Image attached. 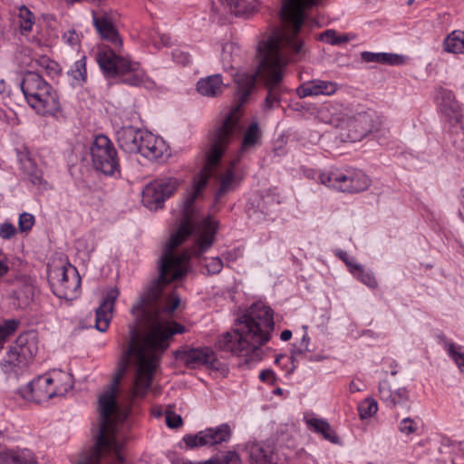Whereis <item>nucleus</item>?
<instances>
[{"label": "nucleus", "mask_w": 464, "mask_h": 464, "mask_svg": "<svg viewBox=\"0 0 464 464\" xmlns=\"http://www.w3.org/2000/svg\"><path fill=\"white\" fill-rule=\"evenodd\" d=\"M222 5L225 6L227 10L230 8V4H233L234 0H218Z\"/></svg>", "instance_id": "nucleus-60"}, {"label": "nucleus", "mask_w": 464, "mask_h": 464, "mask_svg": "<svg viewBox=\"0 0 464 464\" xmlns=\"http://www.w3.org/2000/svg\"><path fill=\"white\" fill-rule=\"evenodd\" d=\"M34 224V217L27 212L22 213L19 217L18 227L20 231L24 232L30 230Z\"/></svg>", "instance_id": "nucleus-42"}, {"label": "nucleus", "mask_w": 464, "mask_h": 464, "mask_svg": "<svg viewBox=\"0 0 464 464\" xmlns=\"http://www.w3.org/2000/svg\"><path fill=\"white\" fill-rule=\"evenodd\" d=\"M217 227L218 224L198 225L196 244L179 256H176L174 250L184 242L188 229L183 227L178 234H173L161 256L159 277L148 286L131 308L135 322L130 325L129 347L118 362L112 382L98 397L100 422L96 444L102 450L113 452V464L124 461L121 453L122 445L116 439L117 424L127 417V413L121 411L116 401L121 380L131 359L135 373L128 399L133 401L146 396L160 355L169 346V339L174 334L185 332L184 326L169 320L171 314L179 307L180 298L173 295L160 307L159 299L162 289L167 284L180 279L188 273L192 256H200L213 245Z\"/></svg>", "instance_id": "nucleus-1"}, {"label": "nucleus", "mask_w": 464, "mask_h": 464, "mask_svg": "<svg viewBox=\"0 0 464 464\" xmlns=\"http://www.w3.org/2000/svg\"><path fill=\"white\" fill-rule=\"evenodd\" d=\"M399 430L402 434L410 435L417 430V424L413 420L405 418L401 420Z\"/></svg>", "instance_id": "nucleus-43"}, {"label": "nucleus", "mask_w": 464, "mask_h": 464, "mask_svg": "<svg viewBox=\"0 0 464 464\" xmlns=\"http://www.w3.org/2000/svg\"><path fill=\"white\" fill-rule=\"evenodd\" d=\"M117 57L118 55L111 50H105L98 53L97 62L102 71L114 75Z\"/></svg>", "instance_id": "nucleus-31"}, {"label": "nucleus", "mask_w": 464, "mask_h": 464, "mask_svg": "<svg viewBox=\"0 0 464 464\" xmlns=\"http://www.w3.org/2000/svg\"><path fill=\"white\" fill-rule=\"evenodd\" d=\"M441 110L449 117L450 121L459 123L462 121L460 105L455 101L450 93H445L443 96Z\"/></svg>", "instance_id": "nucleus-22"}, {"label": "nucleus", "mask_w": 464, "mask_h": 464, "mask_svg": "<svg viewBox=\"0 0 464 464\" xmlns=\"http://www.w3.org/2000/svg\"><path fill=\"white\" fill-rule=\"evenodd\" d=\"M338 44L346 43L348 41L347 35L337 36Z\"/></svg>", "instance_id": "nucleus-62"}, {"label": "nucleus", "mask_w": 464, "mask_h": 464, "mask_svg": "<svg viewBox=\"0 0 464 464\" xmlns=\"http://www.w3.org/2000/svg\"><path fill=\"white\" fill-rule=\"evenodd\" d=\"M229 12L236 14H248L255 12V5L249 0H234L233 4H230Z\"/></svg>", "instance_id": "nucleus-34"}, {"label": "nucleus", "mask_w": 464, "mask_h": 464, "mask_svg": "<svg viewBox=\"0 0 464 464\" xmlns=\"http://www.w3.org/2000/svg\"><path fill=\"white\" fill-rule=\"evenodd\" d=\"M137 67V63H131L127 59L118 56L115 66V74H124L128 72L135 71Z\"/></svg>", "instance_id": "nucleus-40"}, {"label": "nucleus", "mask_w": 464, "mask_h": 464, "mask_svg": "<svg viewBox=\"0 0 464 464\" xmlns=\"http://www.w3.org/2000/svg\"><path fill=\"white\" fill-rule=\"evenodd\" d=\"M370 179L362 172L350 175L349 186H340L342 192L357 193L365 190L370 186Z\"/></svg>", "instance_id": "nucleus-25"}, {"label": "nucleus", "mask_w": 464, "mask_h": 464, "mask_svg": "<svg viewBox=\"0 0 464 464\" xmlns=\"http://www.w3.org/2000/svg\"><path fill=\"white\" fill-rule=\"evenodd\" d=\"M275 393L281 395L283 393V390L281 388H277L276 390H275Z\"/></svg>", "instance_id": "nucleus-64"}, {"label": "nucleus", "mask_w": 464, "mask_h": 464, "mask_svg": "<svg viewBox=\"0 0 464 464\" xmlns=\"http://www.w3.org/2000/svg\"><path fill=\"white\" fill-rule=\"evenodd\" d=\"M283 22V28L257 45L256 59L258 62L256 73H237L235 81L237 84L239 103L235 105L212 133L210 146L206 152V162L198 175L195 177L191 189L187 193L183 201L184 220L174 234L186 227L188 234L184 241L192 234L194 225L191 217V207L200 192L206 188L212 175L213 168L218 163L221 156L230 143L237 125L240 107L246 102L248 95L255 87L256 77L268 90L266 106L271 108L278 102V89L284 80L286 66L300 60L305 53L304 44L297 38L300 32Z\"/></svg>", "instance_id": "nucleus-2"}, {"label": "nucleus", "mask_w": 464, "mask_h": 464, "mask_svg": "<svg viewBox=\"0 0 464 464\" xmlns=\"http://www.w3.org/2000/svg\"><path fill=\"white\" fill-rule=\"evenodd\" d=\"M64 377L68 380L64 386H53V382H58V379L47 375L40 376L28 383L23 392V396L40 403L54 396L63 395L72 386V376L64 375Z\"/></svg>", "instance_id": "nucleus-7"}, {"label": "nucleus", "mask_w": 464, "mask_h": 464, "mask_svg": "<svg viewBox=\"0 0 464 464\" xmlns=\"http://www.w3.org/2000/svg\"><path fill=\"white\" fill-rule=\"evenodd\" d=\"M173 55L175 60L183 65H186L190 62L188 53H184L180 50H177Z\"/></svg>", "instance_id": "nucleus-50"}, {"label": "nucleus", "mask_w": 464, "mask_h": 464, "mask_svg": "<svg viewBox=\"0 0 464 464\" xmlns=\"http://www.w3.org/2000/svg\"><path fill=\"white\" fill-rule=\"evenodd\" d=\"M225 86L221 74H213L200 79L197 90L203 96L217 97L223 92Z\"/></svg>", "instance_id": "nucleus-19"}, {"label": "nucleus", "mask_w": 464, "mask_h": 464, "mask_svg": "<svg viewBox=\"0 0 464 464\" xmlns=\"http://www.w3.org/2000/svg\"><path fill=\"white\" fill-rule=\"evenodd\" d=\"M1 459H10L15 464H36L35 456L28 449L0 452Z\"/></svg>", "instance_id": "nucleus-23"}, {"label": "nucleus", "mask_w": 464, "mask_h": 464, "mask_svg": "<svg viewBox=\"0 0 464 464\" xmlns=\"http://www.w3.org/2000/svg\"><path fill=\"white\" fill-rule=\"evenodd\" d=\"M16 234L14 226L11 223H3L0 225V237L4 239H9Z\"/></svg>", "instance_id": "nucleus-45"}, {"label": "nucleus", "mask_w": 464, "mask_h": 464, "mask_svg": "<svg viewBox=\"0 0 464 464\" xmlns=\"http://www.w3.org/2000/svg\"><path fill=\"white\" fill-rule=\"evenodd\" d=\"M21 89L29 105L42 115H53L60 109L56 92L37 73L27 72Z\"/></svg>", "instance_id": "nucleus-4"}, {"label": "nucleus", "mask_w": 464, "mask_h": 464, "mask_svg": "<svg viewBox=\"0 0 464 464\" xmlns=\"http://www.w3.org/2000/svg\"><path fill=\"white\" fill-rule=\"evenodd\" d=\"M72 76L74 80L84 82L87 78L86 72V57H82L80 60L76 61L74 63V67L72 70Z\"/></svg>", "instance_id": "nucleus-39"}, {"label": "nucleus", "mask_w": 464, "mask_h": 464, "mask_svg": "<svg viewBox=\"0 0 464 464\" xmlns=\"http://www.w3.org/2000/svg\"><path fill=\"white\" fill-rule=\"evenodd\" d=\"M380 398L392 406L401 403L408 397L405 388H398L392 391L387 381H382L379 385Z\"/></svg>", "instance_id": "nucleus-21"}, {"label": "nucleus", "mask_w": 464, "mask_h": 464, "mask_svg": "<svg viewBox=\"0 0 464 464\" xmlns=\"http://www.w3.org/2000/svg\"><path fill=\"white\" fill-rule=\"evenodd\" d=\"M141 130L131 126L121 128L117 131V142L119 147L127 153H137Z\"/></svg>", "instance_id": "nucleus-17"}, {"label": "nucleus", "mask_w": 464, "mask_h": 464, "mask_svg": "<svg viewBox=\"0 0 464 464\" xmlns=\"http://www.w3.org/2000/svg\"><path fill=\"white\" fill-rule=\"evenodd\" d=\"M233 50H234V45L232 44H226L223 46V59L227 63H229V62L231 60L230 58H231V53H232Z\"/></svg>", "instance_id": "nucleus-52"}, {"label": "nucleus", "mask_w": 464, "mask_h": 464, "mask_svg": "<svg viewBox=\"0 0 464 464\" xmlns=\"http://www.w3.org/2000/svg\"><path fill=\"white\" fill-rule=\"evenodd\" d=\"M20 28L23 32H30L34 24L33 13L25 6L22 5L19 9Z\"/></svg>", "instance_id": "nucleus-36"}, {"label": "nucleus", "mask_w": 464, "mask_h": 464, "mask_svg": "<svg viewBox=\"0 0 464 464\" xmlns=\"http://www.w3.org/2000/svg\"><path fill=\"white\" fill-rule=\"evenodd\" d=\"M19 345L14 342L8 348L5 357L4 358L1 365L5 372H13L18 369L26 367L30 362L24 353H22Z\"/></svg>", "instance_id": "nucleus-18"}, {"label": "nucleus", "mask_w": 464, "mask_h": 464, "mask_svg": "<svg viewBox=\"0 0 464 464\" xmlns=\"http://www.w3.org/2000/svg\"><path fill=\"white\" fill-rule=\"evenodd\" d=\"M262 137V131L257 122L251 123L246 130L242 140L241 151L248 150L257 145Z\"/></svg>", "instance_id": "nucleus-24"}, {"label": "nucleus", "mask_w": 464, "mask_h": 464, "mask_svg": "<svg viewBox=\"0 0 464 464\" xmlns=\"http://www.w3.org/2000/svg\"><path fill=\"white\" fill-rule=\"evenodd\" d=\"M231 437V428L224 423L216 428L206 429L195 435H187L183 440L188 448L216 445L227 441Z\"/></svg>", "instance_id": "nucleus-9"}, {"label": "nucleus", "mask_w": 464, "mask_h": 464, "mask_svg": "<svg viewBox=\"0 0 464 464\" xmlns=\"http://www.w3.org/2000/svg\"><path fill=\"white\" fill-rule=\"evenodd\" d=\"M206 268L210 275L218 274L223 268V261L219 257H212L206 264Z\"/></svg>", "instance_id": "nucleus-44"}, {"label": "nucleus", "mask_w": 464, "mask_h": 464, "mask_svg": "<svg viewBox=\"0 0 464 464\" xmlns=\"http://www.w3.org/2000/svg\"><path fill=\"white\" fill-rule=\"evenodd\" d=\"M20 322L16 319L5 320L0 323V352L10 336L17 330Z\"/></svg>", "instance_id": "nucleus-32"}, {"label": "nucleus", "mask_w": 464, "mask_h": 464, "mask_svg": "<svg viewBox=\"0 0 464 464\" xmlns=\"http://www.w3.org/2000/svg\"><path fill=\"white\" fill-rule=\"evenodd\" d=\"M322 184L341 191L340 186H349L350 175L341 172L323 173L320 175Z\"/></svg>", "instance_id": "nucleus-26"}, {"label": "nucleus", "mask_w": 464, "mask_h": 464, "mask_svg": "<svg viewBox=\"0 0 464 464\" xmlns=\"http://www.w3.org/2000/svg\"><path fill=\"white\" fill-rule=\"evenodd\" d=\"M274 325L271 308L260 303L254 304L237 319V329L223 334L218 345L223 351L245 356L246 363L259 361L260 346L270 339Z\"/></svg>", "instance_id": "nucleus-3"}, {"label": "nucleus", "mask_w": 464, "mask_h": 464, "mask_svg": "<svg viewBox=\"0 0 464 464\" xmlns=\"http://www.w3.org/2000/svg\"><path fill=\"white\" fill-rule=\"evenodd\" d=\"M15 295L18 299H22L23 295H24V297H25L24 303H26L28 300H30L33 297V295H34L33 285H25L24 289L17 290L15 292Z\"/></svg>", "instance_id": "nucleus-48"}, {"label": "nucleus", "mask_w": 464, "mask_h": 464, "mask_svg": "<svg viewBox=\"0 0 464 464\" xmlns=\"http://www.w3.org/2000/svg\"><path fill=\"white\" fill-rule=\"evenodd\" d=\"M43 179L40 175L34 174L31 178V182L34 185H40L42 183Z\"/></svg>", "instance_id": "nucleus-57"}, {"label": "nucleus", "mask_w": 464, "mask_h": 464, "mask_svg": "<svg viewBox=\"0 0 464 464\" xmlns=\"http://www.w3.org/2000/svg\"><path fill=\"white\" fill-rule=\"evenodd\" d=\"M250 458L256 464H273L274 457L272 450L261 444H253L249 450Z\"/></svg>", "instance_id": "nucleus-27"}, {"label": "nucleus", "mask_w": 464, "mask_h": 464, "mask_svg": "<svg viewBox=\"0 0 464 464\" xmlns=\"http://www.w3.org/2000/svg\"><path fill=\"white\" fill-rule=\"evenodd\" d=\"M67 41L71 44H76V42H77V35L75 34V33L73 31L72 32H69V36L67 38Z\"/></svg>", "instance_id": "nucleus-58"}, {"label": "nucleus", "mask_w": 464, "mask_h": 464, "mask_svg": "<svg viewBox=\"0 0 464 464\" xmlns=\"http://www.w3.org/2000/svg\"><path fill=\"white\" fill-rule=\"evenodd\" d=\"M165 151L166 145L161 139L157 138L151 132L142 131L137 153L153 160L161 158Z\"/></svg>", "instance_id": "nucleus-15"}, {"label": "nucleus", "mask_w": 464, "mask_h": 464, "mask_svg": "<svg viewBox=\"0 0 464 464\" xmlns=\"http://www.w3.org/2000/svg\"><path fill=\"white\" fill-rule=\"evenodd\" d=\"M21 348L23 355L31 362L38 352V336L35 332L20 334L14 341Z\"/></svg>", "instance_id": "nucleus-20"}, {"label": "nucleus", "mask_w": 464, "mask_h": 464, "mask_svg": "<svg viewBox=\"0 0 464 464\" xmlns=\"http://www.w3.org/2000/svg\"><path fill=\"white\" fill-rule=\"evenodd\" d=\"M350 391H351L352 392H356L361 391V387H360V385H359L357 382H353H353L350 383Z\"/></svg>", "instance_id": "nucleus-59"}, {"label": "nucleus", "mask_w": 464, "mask_h": 464, "mask_svg": "<svg viewBox=\"0 0 464 464\" xmlns=\"http://www.w3.org/2000/svg\"><path fill=\"white\" fill-rule=\"evenodd\" d=\"M339 256L345 262L347 266H350V270L353 274H355L356 270L354 269V266H358L357 264H353L351 260L348 258V255L346 252H341L339 254Z\"/></svg>", "instance_id": "nucleus-54"}, {"label": "nucleus", "mask_w": 464, "mask_h": 464, "mask_svg": "<svg viewBox=\"0 0 464 464\" xmlns=\"http://www.w3.org/2000/svg\"><path fill=\"white\" fill-rule=\"evenodd\" d=\"M239 461V456L236 451H227L222 458H218L219 464H238Z\"/></svg>", "instance_id": "nucleus-46"}, {"label": "nucleus", "mask_w": 464, "mask_h": 464, "mask_svg": "<svg viewBox=\"0 0 464 464\" xmlns=\"http://www.w3.org/2000/svg\"><path fill=\"white\" fill-rule=\"evenodd\" d=\"M308 424L312 426L315 431L322 434V436L334 444H339V437L336 432L332 429L330 424L324 420L318 419H311Z\"/></svg>", "instance_id": "nucleus-28"}, {"label": "nucleus", "mask_w": 464, "mask_h": 464, "mask_svg": "<svg viewBox=\"0 0 464 464\" xmlns=\"http://www.w3.org/2000/svg\"><path fill=\"white\" fill-rule=\"evenodd\" d=\"M370 127V119L365 113L347 118L343 121L342 127L347 130V133H341V139L343 141H358L367 134Z\"/></svg>", "instance_id": "nucleus-11"}, {"label": "nucleus", "mask_w": 464, "mask_h": 464, "mask_svg": "<svg viewBox=\"0 0 464 464\" xmlns=\"http://www.w3.org/2000/svg\"><path fill=\"white\" fill-rule=\"evenodd\" d=\"M445 50L453 53H464V32H452L444 42Z\"/></svg>", "instance_id": "nucleus-30"}, {"label": "nucleus", "mask_w": 464, "mask_h": 464, "mask_svg": "<svg viewBox=\"0 0 464 464\" xmlns=\"http://www.w3.org/2000/svg\"><path fill=\"white\" fill-rule=\"evenodd\" d=\"M259 379L263 382L273 383L276 380L275 373L271 370H264L259 374Z\"/></svg>", "instance_id": "nucleus-51"}, {"label": "nucleus", "mask_w": 464, "mask_h": 464, "mask_svg": "<svg viewBox=\"0 0 464 464\" xmlns=\"http://www.w3.org/2000/svg\"><path fill=\"white\" fill-rule=\"evenodd\" d=\"M9 270V266L7 261L5 259H0V277L4 276L7 274Z\"/></svg>", "instance_id": "nucleus-55"}, {"label": "nucleus", "mask_w": 464, "mask_h": 464, "mask_svg": "<svg viewBox=\"0 0 464 464\" xmlns=\"http://www.w3.org/2000/svg\"><path fill=\"white\" fill-rule=\"evenodd\" d=\"M91 153L92 164L96 170L107 176H113L120 172L117 151L107 137L103 135L97 136Z\"/></svg>", "instance_id": "nucleus-6"}, {"label": "nucleus", "mask_w": 464, "mask_h": 464, "mask_svg": "<svg viewBox=\"0 0 464 464\" xmlns=\"http://www.w3.org/2000/svg\"><path fill=\"white\" fill-rule=\"evenodd\" d=\"M235 183V175L232 168L227 169L225 174L221 177L220 187L217 192L216 198H220L223 195L233 188Z\"/></svg>", "instance_id": "nucleus-35"}, {"label": "nucleus", "mask_w": 464, "mask_h": 464, "mask_svg": "<svg viewBox=\"0 0 464 464\" xmlns=\"http://www.w3.org/2000/svg\"><path fill=\"white\" fill-rule=\"evenodd\" d=\"M0 464H15V463H12V460L10 459H0Z\"/></svg>", "instance_id": "nucleus-63"}, {"label": "nucleus", "mask_w": 464, "mask_h": 464, "mask_svg": "<svg viewBox=\"0 0 464 464\" xmlns=\"http://www.w3.org/2000/svg\"><path fill=\"white\" fill-rule=\"evenodd\" d=\"M179 359L189 368L201 365L213 366L217 361L215 353L208 347L188 349L179 352Z\"/></svg>", "instance_id": "nucleus-13"}, {"label": "nucleus", "mask_w": 464, "mask_h": 464, "mask_svg": "<svg viewBox=\"0 0 464 464\" xmlns=\"http://www.w3.org/2000/svg\"><path fill=\"white\" fill-rule=\"evenodd\" d=\"M354 269L356 270L354 275L357 276L358 279L361 280L362 283H363L364 285L371 288H377L378 282L371 272L363 270L361 266H354Z\"/></svg>", "instance_id": "nucleus-37"}, {"label": "nucleus", "mask_w": 464, "mask_h": 464, "mask_svg": "<svg viewBox=\"0 0 464 464\" xmlns=\"http://www.w3.org/2000/svg\"><path fill=\"white\" fill-rule=\"evenodd\" d=\"M377 402L373 399H365L358 408L361 419L372 416L377 411Z\"/></svg>", "instance_id": "nucleus-38"}, {"label": "nucleus", "mask_w": 464, "mask_h": 464, "mask_svg": "<svg viewBox=\"0 0 464 464\" xmlns=\"http://www.w3.org/2000/svg\"><path fill=\"white\" fill-rule=\"evenodd\" d=\"M166 423L169 428H178L182 424V419L179 415L170 411H166Z\"/></svg>", "instance_id": "nucleus-47"}, {"label": "nucleus", "mask_w": 464, "mask_h": 464, "mask_svg": "<svg viewBox=\"0 0 464 464\" xmlns=\"http://www.w3.org/2000/svg\"><path fill=\"white\" fill-rule=\"evenodd\" d=\"M117 17L118 14L113 11H101L100 14L93 17V24L102 38L113 44L121 45V40L115 28Z\"/></svg>", "instance_id": "nucleus-12"}, {"label": "nucleus", "mask_w": 464, "mask_h": 464, "mask_svg": "<svg viewBox=\"0 0 464 464\" xmlns=\"http://www.w3.org/2000/svg\"><path fill=\"white\" fill-rule=\"evenodd\" d=\"M51 287L59 298L72 300L77 296L81 286V277L74 266L70 264L51 268L48 274Z\"/></svg>", "instance_id": "nucleus-5"}, {"label": "nucleus", "mask_w": 464, "mask_h": 464, "mask_svg": "<svg viewBox=\"0 0 464 464\" xmlns=\"http://www.w3.org/2000/svg\"><path fill=\"white\" fill-rule=\"evenodd\" d=\"M107 454H111L113 456V452L111 450H102L96 445L92 450L82 453L78 459L77 464H99L100 459Z\"/></svg>", "instance_id": "nucleus-33"}, {"label": "nucleus", "mask_w": 464, "mask_h": 464, "mask_svg": "<svg viewBox=\"0 0 464 464\" xmlns=\"http://www.w3.org/2000/svg\"><path fill=\"white\" fill-rule=\"evenodd\" d=\"M6 91V84L5 80L0 79V94L4 93Z\"/></svg>", "instance_id": "nucleus-61"}, {"label": "nucleus", "mask_w": 464, "mask_h": 464, "mask_svg": "<svg viewBox=\"0 0 464 464\" xmlns=\"http://www.w3.org/2000/svg\"><path fill=\"white\" fill-rule=\"evenodd\" d=\"M448 351L459 370L464 372V353L460 351V347L456 346L454 343H450Z\"/></svg>", "instance_id": "nucleus-41"}, {"label": "nucleus", "mask_w": 464, "mask_h": 464, "mask_svg": "<svg viewBox=\"0 0 464 464\" xmlns=\"http://www.w3.org/2000/svg\"><path fill=\"white\" fill-rule=\"evenodd\" d=\"M338 89L336 82L323 80H314L303 83L297 88L301 98L317 95H333Z\"/></svg>", "instance_id": "nucleus-16"}, {"label": "nucleus", "mask_w": 464, "mask_h": 464, "mask_svg": "<svg viewBox=\"0 0 464 464\" xmlns=\"http://www.w3.org/2000/svg\"><path fill=\"white\" fill-rule=\"evenodd\" d=\"M318 0H286L281 10V19L285 24L294 28L296 32L306 18L304 11L306 8L317 5Z\"/></svg>", "instance_id": "nucleus-10"}, {"label": "nucleus", "mask_w": 464, "mask_h": 464, "mask_svg": "<svg viewBox=\"0 0 464 464\" xmlns=\"http://www.w3.org/2000/svg\"><path fill=\"white\" fill-rule=\"evenodd\" d=\"M174 178H166L149 183L142 191V203L150 210L162 208L167 198L170 197L179 186Z\"/></svg>", "instance_id": "nucleus-8"}, {"label": "nucleus", "mask_w": 464, "mask_h": 464, "mask_svg": "<svg viewBox=\"0 0 464 464\" xmlns=\"http://www.w3.org/2000/svg\"><path fill=\"white\" fill-rule=\"evenodd\" d=\"M362 57L365 62L368 63H388V64H398L402 62L401 56L397 54L385 53H370L363 52L362 53Z\"/></svg>", "instance_id": "nucleus-29"}, {"label": "nucleus", "mask_w": 464, "mask_h": 464, "mask_svg": "<svg viewBox=\"0 0 464 464\" xmlns=\"http://www.w3.org/2000/svg\"><path fill=\"white\" fill-rule=\"evenodd\" d=\"M321 39L330 44H337V35L334 30H327L321 34Z\"/></svg>", "instance_id": "nucleus-49"}, {"label": "nucleus", "mask_w": 464, "mask_h": 464, "mask_svg": "<svg viewBox=\"0 0 464 464\" xmlns=\"http://www.w3.org/2000/svg\"><path fill=\"white\" fill-rule=\"evenodd\" d=\"M292 337V332L290 330H285L281 333L280 338L282 341H288Z\"/></svg>", "instance_id": "nucleus-56"}, {"label": "nucleus", "mask_w": 464, "mask_h": 464, "mask_svg": "<svg viewBox=\"0 0 464 464\" xmlns=\"http://www.w3.org/2000/svg\"><path fill=\"white\" fill-rule=\"evenodd\" d=\"M64 375H68L67 373L63 372H55L53 376H51V378L58 379V382H53V386H64L68 380L64 377Z\"/></svg>", "instance_id": "nucleus-53"}, {"label": "nucleus", "mask_w": 464, "mask_h": 464, "mask_svg": "<svg viewBox=\"0 0 464 464\" xmlns=\"http://www.w3.org/2000/svg\"><path fill=\"white\" fill-rule=\"evenodd\" d=\"M119 295V290L116 287L111 288L104 297L102 303L96 309L95 327L100 332H105L112 318L114 303Z\"/></svg>", "instance_id": "nucleus-14"}]
</instances>
